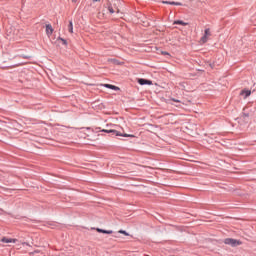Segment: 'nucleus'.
Here are the masks:
<instances>
[{"instance_id":"f257e3e1","label":"nucleus","mask_w":256,"mask_h":256,"mask_svg":"<svg viewBox=\"0 0 256 256\" xmlns=\"http://www.w3.org/2000/svg\"><path fill=\"white\" fill-rule=\"evenodd\" d=\"M225 245H230V247H239V245H243L241 240L233 239V238H226L224 240Z\"/></svg>"},{"instance_id":"f03ea898","label":"nucleus","mask_w":256,"mask_h":256,"mask_svg":"<svg viewBox=\"0 0 256 256\" xmlns=\"http://www.w3.org/2000/svg\"><path fill=\"white\" fill-rule=\"evenodd\" d=\"M104 133H113L116 137H135L133 134H121L119 131L116 130H102Z\"/></svg>"},{"instance_id":"7ed1b4c3","label":"nucleus","mask_w":256,"mask_h":256,"mask_svg":"<svg viewBox=\"0 0 256 256\" xmlns=\"http://www.w3.org/2000/svg\"><path fill=\"white\" fill-rule=\"evenodd\" d=\"M209 37H211V29L207 28L204 30V35L200 39V43L205 44L209 41Z\"/></svg>"},{"instance_id":"20e7f679","label":"nucleus","mask_w":256,"mask_h":256,"mask_svg":"<svg viewBox=\"0 0 256 256\" xmlns=\"http://www.w3.org/2000/svg\"><path fill=\"white\" fill-rule=\"evenodd\" d=\"M53 26L51 24H46V35L51 37L53 35Z\"/></svg>"},{"instance_id":"39448f33","label":"nucleus","mask_w":256,"mask_h":256,"mask_svg":"<svg viewBox=\"0 0 256 256\" xmlns=\"http://www.w3.org/2000/svg\"><path fill=\"white\" fill-rule=\"evenodd\" d=\"M139 85H153V82L151 80H146L143 78L138 79Z\"/></svg>"},{"instance_id":"423d86ee","label":"nucleus","mask_w":256,"mask_h":256,"mask_svg":"<svg viewBox=\"0 0 256 256\" xmlns=\"http://www.w3.org/2000/svg\"><path fill=\"white\" fill-rule=\"evenodd\" d=\"M2 243H17V239H11V238H2L1 239Z\"/></svg>"},{"instance_id":"0eeeda50","label":"nucleus","mask_w":256,"mask_h":256,"mask_svg":"<svg viewBox=\"0 0 256 256\" xmlns=\"http://www.w3.org/2000/svg\"><path fill=\"white\" fill-rule=\"evenodd\" d=\"M104 87H106V89H112L113 91H119V87H117L115 85L104 84Z\"/></svg>"},{"instance_id":"6e6552de","label":"nucleus","mask_w":256,"mask_h":256,"mask_svg":"<svg viewBox=\"0 0 256 256\" xmlns=\"http://www.w3.org/2000/svg\"><path fill=\"white\" fill-rule=\"evenodd\" d=\"M240 95H243L244 99H247L251 95V90H242Z\"/></svg>"},{"instance_id":"1a4fd4ad","label":"nucleus","mask_w":256,"mask_h":256,"mask_svg":"<svg viewBox=\"0 0 256 256\" xmlns=\"http://www.w3.org/2000/svg\"><path fill=\"white\" fill-rule=\"evenodd\" d=\"M97 232L98 233H105L106 235H111V233H113L112 230H103V229H100V228H97Z\"/></svg>"},{"instance_id":"9d476101","label":"nucleus","mask_w":256,"mask_h":256,"mask_svg":"<svg viewBox=\"0 0 256 256\" xmlns=\"http://www.w3.org/2000/svg\"><path fill=\"white\" fill-rule=\"evenodd\" d=\"M109 63H113L114 65H121V62L117 59H108Z\"/></svg>"},{"instance_id":"9b49d317","label":"nucleus","mask_w":256,"mask_h":256,"mask_svg":"<svg viewBox=\"0 0 256 256\" xmlns=\"http://www.w3.org/2000/svg\"><path fill=\"white\" fill-rule=\"evenodd\" d=\"M68 31H69V33H73V21L69 22Z\"/></svg>"},{"instance_id":"f8f14e48","label":"nucleus","mask_w":256,"mask_h":256,"mask_svg":"<svg viewBox=\"0 0 256 256\" xmlns=\"http://www.w3.org/2000/svg\"><path fill=\"white\" fill-rule=\"evenodd\" d=\"M175 24L176 25H187V22H183V21H181V20H178V21H175Z\"/></svg>"},{"instance_id":"ddd939ff","label":"nucleus","mask_w":256,"mask_h":256,"mask_svg":"<svg viewBox=\"0 0 256 256\" xmlns=\"http://www.w3.org/2000/svg\"><path fill=\"white\" fill-rule=\"evenodd\" d=\"M118 233H121L122 235H126V237L129 236V233H127V231H124V230H120L118 231Z\"/></svg>"},{"instance_id":"4468645a","label":"nucleus","mask_w":256,"mask_h":256,"mask_svg":"<svg viewBox=\"0 0 256 256\" xmlns=\"http://www.w3.org/2000/svg\"><path fill=\"white\" fill-rule=\"evenodd\" d=\"M108 10H109V13L111 14L115 13V10L113 9V7H109Z\"/></svg>"},{"instance_id":"2eb2a0df","label":"nucleus","mask_w":256,"mask_h":256,"mask_svg":"<svg viewBox=\"0 0 256 256\" xmlns=\"http://www.w3.org/2000/svg\"><path fill=\"white\" fill-rule=\"evenodd\" d=\"M60 41H62L63 45H67V40L63 39V38H59Z\"/></svg>"},{"instance_id":"dca6fc26","label":"nucleus","mask_w":256,"mask_h":256,"mask_svg":"<svg viewBox=\"0 0 256 256\" xmlns=\"http://www.w3.org/2000/svg\"><path fill=\"white\" fill-rule=\"evenodd\" d=\"M162 3H163L164 5H170L171 2H169V1H162Z\"/></svg>"},{"instance_id":"f3484780","label":"nucleus","mask_w":256,"mask_h":256,"mask_svg":"<svg viewBox=\"0 0 256 256\" xmlns=\"http://www.w3.org/2000/svg\"><path fill=\"white\" fill-rule=\"evenodd\" d=\"M172 101H174L175 103H180L181 101L176 100V99H172Z\"/></svg>"},{"instance_id":"a211bd4d","label":"nucleus","mask_w":256,"mask_h":256,"mask_svg":"<svg viewBox=\"0 0 256 256\" xmlns=\"http://www.w3.org/2000/svg\"><path fill=\"white\" fill-rule=\"evenodd\" d=\"M175 5L181 6L182 4H181V2H176Z\"/></svg>"},{"instance_id":"6ab92c4d","label":"nucleus","mask_w":256,"mask_h":256,"mask_svg":"<svg viewBox=\"0 0 256 256\" xmlns=\"http://www.w3.org/2000/svg\"><path fill=\"white\" fill-rule=\"evenodd\" d=\"M176 4V2H170V5H175Z\"/></svg>"},{"instance_id":"aec40b11","label":"nucleus","mask_w":256,"mask_h":256,"mask_svg":"<svg viewBox=\"0 0 256 256\" xmlns=\"http://www.w3.org/2000/svg\"><path fill=\"white\" fill-rule=\"evenodd\" d=\"M72 3H77V0H72Z\"/></svg>"},{"instance_id":"412c9836","label":"nucleus","mask_w":256,"mask_h":256,"mask_svg":"<svg viewBox=\"0 0 256 256\" xmlns=\"http://www.w3.org/2000/svg\"><path fill=\"white\" fill-rule=\"evenodd\" d=\"M94 1H96V2H97V1H99V0H94Z\"/></svg>"}]
</instances>
